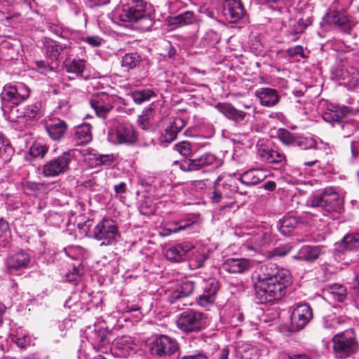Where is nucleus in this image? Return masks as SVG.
<instances>
[{
    "mask_svg": "<svg viewBox=\"0 0 359 359\" xmlns=\"http://www.w3.org/2000/svg\"><path fill=\"white\" fill-rule=\"evenodd\" d=\"M108 140L114 144H131L137 140V134L129 122L118 119L109 129Z\"/></svg>",
    "mask_w": 359,
    "mask_h": 359,
    "instance_id": "nucleus-5",
    "label": "nucleus"
},
{
    "mask_svg": "<svg viewBox=\"0 0 359 359\" xmlns=\"http://www.w3.org/2000/svg\"><path fill=\"white\" fill-rule=\"evenodd\" d=\"M45 46L46 57L52 61H56L62 50V45L55 41L49 40L46 41Z\"/></svg>",
    "mask_w": 359,
    "mask_h": 359,
    "instance_id": "nucleus-41",
    "label": "nucleus"
},
{
    "mask_svg": "<svg viewBox=\"0 0 359 359\" xmlns=\"http://www.w3.org/2000/svg\"><path fill=\"white\" fill-rule=\"evenodd\" d=\"M46 129L50 137L53 140H60L65 135L67 125L60 118H53L46 123Z\"/></svg>",
    "mask_w": 359,
    "mask_h": 359,
    "instance_id": "nucleus-23",
    "label": "nucleus"
},
{
    "mask_svg": "<svg viewBox=\"0 0 359 359\" xmlns=\"http://www.w3.org/2000/svg\"><path fill=\"white\" fill-rule=\"evenodd\" d=\"M255 299L266 304L280 299L292 283L290 272L274 263L261 265L253 275Z\"/></svg>",
    "mask_w": 359,
    "mask_h": 359,
    "instance_id": "nucleus-1",
    "label": "nucleus"
},
{
    "mask_svg": "<svg viewBox=\"0 0 359 359\" xmlns=\"http://www.w3.org/2000/svg\"><path fill=\"white\" fill-rule=\"evenodd\" d=\"M219 288V285L215 279H210L205 284L203 292L197 298V304L202 307H208L213 305L216 295Z\"/></svg>",
    "mask_w": 359,
    "mask_h": 359,
    "instance_id": "nucleus-18",
    "label": "nucleus"
},
{
    "mask_svg": "<svg viewBox=\"0 0 359 359\" xmlns=\"http://www.w3.org/2000/svg\"><path fill=\"white\" fill-rule=\"evenodd\" d=\"M310 24H311V20L309 16L306 17V22H304L303 18L299 19L297 24L294 26L292 34H294V35L296 36L297 34L303 32L306 27Z\"/></svg>",
    "mask_w": 359,
    "mask_h": 359,
    "instance_id": "nucleus-56",
    "label": "nucleus"
},
{
    "mask_svg": "<svg viewBox=\"0 0 359 359\" xmlns=\"http://www.w3.org/2000/svg\"><path fill=\"white\" fill-rule=\"evenodd\" d=\"M323 253L322 247L304 245L300 248L293 259L299 261L313 262Z\"/></svg>",
    "mask_w": 359,
    "mask_h": 359,
    "instance_id": "nucleus-28",
    "label": "nucleus"
},
{
    "mask_svg": "<svg viewBox=\"0 0 359 359\" xmlns=\"http://www.w3.org/2000/svg\"><path fill=\"white\" fill-rule=\"evenodd\" d=\"M259 154L262 161L269 163H281L285 161L284 154L263 144L259 145Z\"/></svg>",
    "mask_w": 359,
    "mask_h": 359,
    "instance_id": "nucleus-26",
    "label": "nucleus"
},
{
    "mask_svg": "<svg viewBox=\"0 0 359 359\" xmlns=\"http://www.w3.org/2000/svg\"><path fill=\"white\" fill-rule=\"evenodd\" d=\"M292 248L290 244L282 245L268 252L266 257L269 259H273L276 257H284L292 250Z\"/></svg>",
    "mask_w": 359,
    "mask_h": 359,
    "instance_id": "nucleus-48",
    "label": "nucleus"
},
{
    "mask_svg": "<svg viewBox=\"0 0 359 359\" xmlns=\"http://www.w3.org/2000/svg\"><path fill=\"white\" fill-rule=\"evenodd\" d=\"M195 290V283L190 280H186L179 284L176 289L168 297V302L175 304L178 309H182L184 306L191 305L189 296Z\"/></svg>",
    "mask_w": 359,
    "mask_h": 359,
    "instance_id": "nucleus-8",
    "label": "nucleus"
},
{
    "mask_svg": "<svg viewBox=\"0 0 359 359\" xmlns=\"http://www.w3.org/2000/svg\"><path fill=\"white\" fill-rule=\"evenodd\" d=\"M298 135L292 133L287 129L280 128L278 130V137L285 145H295Z\"/></svg>",
    "mask_w": 359,
    "mask_h": 359,
    "instance_id": "nucleus-45",
    "label": "nucleus"
},
{
    "mask_svg": "<svg viewBox=\"0 0 359 359\" xmlns=\"http://www.w3.org/2000/svg\"><path fill=\"white\" fill-rule=\"evenodd\" d=\"M205 319L204 313L194 310H187L180 314L177 325L178 328L184 332H198L205 326Z\"/></svg>",
    "mask_w": 359,
    "mask_h": 359,
    "instance_id": "nucleus-6",
    "label": "nucleus"
},
{
    "mask_svg": "<svg viewBox=\"0 0 359 359\" xmlns=\"http://www.w3.org/2000/svg\"><path fill=\"white\" fill-rule=\"evenodd\" d=\"M349 111V107L344 105L331 104L327 111L323 115V118L328 123H330L333 127L337 128V122L340 121L341 118Z\"/></svg>",
    "mask_w": 359,
    "mask_h": 359,
    "instance_id": "nucleus-25",
    "label": "nucleus"
},
{
    "mask_svg": "<svg viewBox=\"0 0 359 359\" xmlns=\"http://www.w3.org/2000/svg\"><path fill=\"white\" fill-rule=\"evenodd\" d=\"M107 184V174L105 172H97L83 182L86 188H90L96 190L97 187H103Z\"/></svg>",
    "mask_w": 359,
    "mask_h": 359,
    "instance_id": "nucleus-38",
    "label": "nucleus"
},
{
    "mask_svg": "<svg viewBox=\"0 0 359 359\" xmlns=\"http://www.w3.org/2000/svg\"><path fill=\"white\" fill-rule=\"evenodd\" d=\"M116 97L104 92L94 95L90 100V104L95 114L105 119L108 113L113 109Z\"/></svg>",
    "mask_w": 359,
    "mask_h": 359,
    "instance_id": "nucleus-13",
    "label": "nucleus"
},
{
    "mask_svg": "<svg viewBox=\"0 0 359 359\" xmlns=\"http://www.w3.org/2000/svg\"><path fill=\"white\" fill-rule=\"evenodd\" d=\"M186 122L181 118L176 117L170 121L162 133L160 140L161 142L170 143L176 140L177 134L185 127Z\"/></svg>",
    "mask_w": 359,
    "mask_h": 359,
    "instance_id": "nucleus-20",
    "label": "nucleus"
},
{
    "mask_svg": "<svg viewBox=\"0 0 359 359\" xmlns=\"http://www.w3.org/2000/svg\"><path fill=\"white\" fill-rule=\"evenodd\" d=\"M266 175L260 170L251 169L243 173L239 179L241 184L252 187L264 180Z\"/></svg>",
    "mask_w": 359,
    "mask_h": 359,
    "instance_id": "nucleus-30",
    "label": "nucleus"
},
{
    "mask_svg": "<svg viewBox=\"0 0 359 359\" xmlns=\"http://www.w3.org/2000/svg\"><path fill=\"white\" fill-rule=\"evenodd\" d=\"M139 126L143 130H147L150 127L149 118L146 116H142L138 119Z\"/></svg>",
    "mask_w": 359,
    "mask_h": 359,
    "instance_id": "nucleus-62",
    "label": "nucleus"
},
{
    "mask_svg": "<svg viewBox=\"0 0 359 359\" xmlns=\"http://www.w3.org/2000/svg\"><path fill=\"white\" fill-rule=\"evenodd\" d=\"M249 241L252 245H255V248L264 247L271 241L269 231L257 229L251 233Z\"/></svg>",
    "mask_w": 359,
    "mask_h": 359,
    "instance_id": "nucleus-33",
    "label": "nucleus"
},
{
    "mask_svg": "<svg viewBox=\"0 0 359 359\" xmlns=\"http://www.w3.org/2000/svg\"><path fill=\"white\" fill-rule=\"evenodd\" d=\"M93 156L96 166H109L113 163L114 159L113 154H95Z\"/></svg>",
    "mask_w": 359,
    "mask_h": 359,
    "instance_id": "nucleus-53",
    "label": "nucleus"
},
{
    "mask_svg": "<svg viewBox=\"0 0 359 359\" xmlns=\"http://www.w3.org/2000/svg\"><path fill=\"white\" fill-rule=\"evenodd\" d=\"M344 201L333 188L325 189L321 193L310 196L307 205L320 208L326 212H341L343 210Z\"/></svg>",
    "mask_w": 359,
    "mask_h": 359,
    "instance_id": "nucleus-4",
    "label": "nucleus"
},
{
    "mask_svg": "<svg viewBox=\"0 0 359 359\" xmlns=\"http://www.w3.org/2000/svg\"><path fill=\"white\" fill-rule=\"evenodd\" d=\"M323 20L325 23L335 26L345 33H350L358 23L355 18L337 11L327 12L324 16Z\"/></svg>",
    "mask_w": 359,
    "mask_h": 359,
    "instance_id": "nucleus-11",
    "label": "nucleus"
},
{
    "mask_svg": "<svg viewBox=\"0 0 359 359\" xmlns=\"http://www.w3.org/2000/svg\"><path fill=\"white\" fill-rule=\"evenodd\" d=\"M83 41L93 47L100 46L104 42V40L97 36H88L83 38Z\"/></svg>",
    "mask_w": 359,
    "mask_h": 359,
    "instance_id": "nucleus-59",
    "label": "nucleus"
},
{
    "mask_svg": "<svg viewBox=\"0 0 359 359\" xmlns=\"http://www.w3.org/2000/svg\"><path fill=\"white\" fill-rule=\"evenodd\" d=\"M66 71L69 74L76 76H81L85 69V61L74 59L72 61L65 65Z\"/></svg>",
    "mask_w": 359,
    "mask_h": 359,
    "instance_id": "nucleus-46",
    "label": "nucleus"
},
{
    "mask_svg": "<svg viewBox=\"0 0 359 359\" xmlns=\"http://www.w3.org/2000/svg\"><path fill=\"white\" fill-rule=\"evenodd\" d=\"M1 110L4 115L11 121H16L20 118L33 119L39 116L40 103L27 105L26 107L17 108L18 104L29 96V89L24 83L6 85L1 95Z\"/></svg>",
    "mask_w": 359,
    "mask_h": 359,
    "instance_id": "nucleus-2",
    "label": "nucleus"
},
{
    "mask_svg": "<svg viewBox=\"0 0 359 359\" xmlns=\"http://www.w3.org/2000/svg\"><path fill=\"white\" fill-rule=\"evenodd\" d=\"M149 349L153 355L163 358L170 356L177 352L179 345L175 339L162 334L153 340Z\"/></svg>",
    "mask_w": 359,
    "mask_h": 359,
    "instance_id": "nucleus-7",
    "label": "nucleus"
},
{
    "mask_svg": "<svg viewBox=\"0 0 359 359\" xmlns=\"http://www.w3.org/2000/svg\"><path fill=\"white\" fill-rule=\"evenodd\" d=\"M121 10L119 18L125 22H137L146 12V2L144 0H121Z\"/></svg>",
    "mask_w": 359,
    "mask_h": 359,
    "instance_id": "nucleus-9",
    "label": "nucleus"
},
{
    "mask_svg": "<svg viewBox=\"0 0 359 359\" xmlns=\"http://www.w3.org/2000/svg\"><path fill=\"white\" fill-rule=\"evenodd\" d=\"M83 273L84 269L81 264L74 266L72 269L66 273L65 280L69 283L76 282Z\"/></svg>",
    "mask_w": 359,
    "mask_h": 359,
    "instance_id": "nucleus-51",
    "label": "nucleus"
},
{
    "mask_svg": "<svg viewBox=\"0 0 359 359\" xmlns=\"http://www.w3.org/2000/svg\"><path fill=\"white\" fill-rule=\"evenodd\" d=\"M36 65L39 69L41 74H47L48 72L53 71L52 67L43 60L36 61Z\"/></svg>",
    "mask_w": 359,
    "mask_h": 359,
    "instance_id": "nucleus-60",
    "label": "nucleus"
},
{
    "mask_svg": "<svg viewBox=\"0 0 359 359\" xmlns=\"http://www.w3.org/2000/svg\"><path fill=\"white\" fill-rule=\"evenodd\" d=\"M193 248V245L189 242L180 243L167 250L165 257L168 259L180 262Z\"/></svg>",
    "mask_w": 359,
    "mask_h": 359,
    "instance_id": "nucleus-27",
    "label": "nucleus"
},
{
    "mask_svg": "<svg viewBox=\"0 0 359 359\" xmlns=\"http://www.w3.org/2000/svg\"><path fill=\"white\" fill-rule=\"evenodd\" d=\"M137 22H139L141 28L145 30L149 29L153 25V20L151 16L146 12H144V15H142V16L138 19Z\"/></svg>",
    "mask_w": 359,
    "mask_h": 359,
    "instance_id": "nucleus-55",
    "label": "nucleus"
},
{
    "mask_svg": "<svg viewBox=\"0 0 359 359\" xmlns=\"http://www.w3.org/2000/svg\"><path fill=\"white\" fill-rule=\"evenodd\" d=\"M340 245L347 250L359 249V232L346 235Z\"/></svg>",
    "mask_w": 359,
    "mask_h": 359,
    "instance_id": "nucleus-42",
    "label": "nucleus"
},
{
    "mask_svg": "<svg viewBox=\"0 0 359 359\" xmlns=\"http://www.w3.org/2000/svg\"><path fill=\"white\" fill-rule=\"evenodd\" d=\"M141 56L137 53H129L123 56L121 60L122 67L128 69L136 67L141 62Z\"/></svg>",
    "mask_w": 359,
    "mask_h": 359,
    "instance_id": "nucleus-43",
    "label": "nucleus"
},
{
    "mask_svg": "<svg viewBox=\"0 0 359 359\" xmlns=\"http://www.w3.org/2000/svg\"><path fill=\"white\" fill-rule=\"evenodd\" d=\"M94 237L102 241L101 245H110L115 243L118 236L116 226L113 221L104 219L97 224L93 230Z\"/></svg>",
    "mask_w": 359,
    "mask_h": 359,
    "instance_id": "nucleus-12",
    "label": "nucleus"
},
{
    "mask_svg": "<svg viewBox=\"0 0 359 359\" xmlns=\"http://www.w3.org/2000/svg\"><path fill=\"white\" fill-rule=\"evenodd\" d=\"M30 263L29 255L23 251L9 255L5 259L6 271L8 273L18 275L28 268Z\"/></svg>",
    "mask_w": 359,
    "mask_h": 359,
    "instance_id": "nucleus-14",
    "label": "nucleus"
},
{
    "mask_svg": "<svg viewBox=\"0 0 359 359\" xmlns=\"http://www.w3.org/2000/svg\"><path fill=\"white\" fill-rule=\"evenodd\" d=\"M156 96L155 92L149 88L136 90L131 93L133 101L137 104L149 101L151 97Z\"/></svg>",
    "mask_w": 359,
    "mask_h": 359,
    "instance_id": "nucleus-40",
    "label": "nucleus"
},
{
    "mask_svg": "<svg viewBox=\"0 0 359 359\" xmlns=\"http://www.w3.org/2000/svg\"><path fill=\"white\" fill-rule=\"evenodd\" d=\"M337 76L350 87L355 86L359 83V71L353 67L341 69Z\"/></svg>",
    "mask_w": 359,
    "mask_h": 359,
    "instance_id": "nucleus-31",
    "label": "nucleus"
},
{
    "mask_svg": "<svg viewBox=\"0 0 359 359\" xmlns=\"http://www.w3.org/2000/svg\"><path fill=\"white\" fill-rule=\"evenodd\" d=\"M255 95L259 100L261 105L264 107H273L280 101L278 92L273 88H262L257 89Z\"/></svg>",
    "mask_w": 359,
    "mask_h": 359,
    "instance_id": "nucleus-21",
    "label": "nucleus"
},
{
    "mask_svg": "<svg viewBox=\"0 0 359 359\" xmlns=\"http://www.w3.org/2000/svg\"><path fill=\"white\" fill-rule=\"evenodd\" d=\"M287 53L290 57L299 56L304 58V51L302 46H295L287 50Z\"/></svg>",
    "mask_w": 359,
    "mask_h": 359,
    "instance_id": "nucleus-58",
    "label": "nucleus"
},
{
    "mask_svg": "<svg viewBox=\"0 0 359 359\" xmlns=\"http://www.w3.org/2000/svg\"><path fill=\"white\" fill-rule=\"evenodd\" d=\"M337 129L344 137H349L359 130V111L349 107V111L344 114L340 121L337 122Z\"/></svg>",
    "mask_w": 359,
    "mask_h": 359,
    "instance_id": "nucleus-15",
    "label": "nucleus"
},
{
    "mask_svg": "<svg viewBox=\"0 0 359 359\" xmlns=\"http://www.w3.org/2000/svg\"><path fill=\"white\" fill-rule=\"evenodd\" d=\"M312 318V309L307 304L297 306L291 314L292 323L298 330L303 329Z\"/></svg>",
    "mask_w": 359,
    "mask_h": 359,
    "instance_id": "nucleus-17",
    "label": "nucleus"
},
{
    "mask_svg": "<svg viewBox=\"0 0 359 359\" xmlns=\"http://www.w3.org/2000/svg\"><path fill=\"white\" fill-rule=\"evenodd\" d=\"M135 344L131 337L128 336H123L116 339L114 343V353L119 357H127L130 355V351H133Z\"/></svg>",
    "mask_w": 359,
    "mask_h": 359,
    "instance_id": "nucleus-29",
    "label": "nucleus"
},
{
    "mask_svg": "<svg viewBox=\"0 0 359 359\" xmlns=\"http://www.w3.org/2000/svg\"><path fill=\"white\" fill-rule=\"evenodd\" d=\"M325 293L339 302H344L347 297L346 288L344 285L339 283L329 284L325 289Z\"/></svg>",
    "mask_w": 359,
    "mask_h": 359,
    "instance_id": "nucleus-34",
    "label": "nucleus"
},
{
    "mask_svg": "<svg viewBox=\"0 0 359 359\" xmlns=\"http://www.w3.org/2000/svg\"><path fill=\"white\" fill-rule=\"evenodd\" d=\"M219 179L217 182H215L214 187L215 189L212 193V195L210 196V199L212 203H217L221 201V199L222 198L223 191H220L219 187Z\"/></svg>",
    "mask_w": 359,
    "mask_h": 359,
    "instance_id": "nucleus-57",
    "label": "nucleus"
},
{
    "mask_svg": "<svg viewBox=\"0 0 359 359\" xmlns=\"http://www.w3.org/2000/svg\"><path fill=\"white\" fill-rule=\"evenodd\" d=\"M92 140L91 126L84 123L79 126L74 136V141L77 145H83L89 143Z\"/></svg>",
    "mask_w": 359,
    "mask_h": 359,
    "instance_id": "nucleus-32",
    "label": "nucleus"
},
{
    "mask_svg": "<svg viewBox=\"0 0 359 359\" xmlns=\"http://www.w3.org/2000/svg\"><path fill=\"white\" fill-rule=\"evenodd\" d=\"M331 341L333 353L337 358H349L359 349V343L353 329H348L334 334Z\"/></svg>",
    "mask_w": 359,
    "mask_h": 359,
    "instance_id": "nucleus-3",
    "label": "nucleus"
},
{
    "mask_svg": "<svg viewBox=\"0 0 359 359\" xmlns=\"http://www.w3.org/2000/svg\"><path fill=\"white\" fill-rule=\"evenodd\" d=\"M194 224V221L190 219L180 220L177 222H172L170 223V227L167 229L170 233H177L180 231L186 229Z\"/></svg>",
    "mask_w": 359,
    "mask_h": 359,
    "instance_id": "nucleus-50",
    "label": "nucleus"
},
{
    "mask_svg": "<svg viewBox=\"0 0 359 359\" xmlns=\"http://www.w3.org/2000/svg\"><path fill=\"white\" fill-rule=\"evenodd\" d=\"M182 359H207V357L201 352L194 355H187L182 358Z\"/></svg>",
    "mask_w": 359,
    "mask_h": 359,
    "instance_id": "nucleus-64",
    "label": "nucleus"
},
{
    "mask_svg": "<svg viewBox=\"0 0 359 359\" xmlns=\"http://www.w3.org/2000/svg\"><path fill=\"white\" fill-rule=\"evenodd\" d=\"M215 108L228 119L232 120L236 123L243 121L246 116L245 111L236 109L228 102L218 103L215 105Z\"/></svg>",
    "mask_w": 359,
    "mask_h": 359,
    "instance_id": "nucleus-24",
    "label": "nucleus"
},
{
    "mask_svg": "<svg viewBox=\"0 0 359 359\" xmlns=\"http://www.w3.org/2000/svg\"><path fill=\"white\" fill-rule=\"evenodd\" d=\"M215 161L216 158L213 154L205 153L198 158L185 160L181 164L180 168L184 171H196L213 164Z\"/></svg>",
    "mask_w": 359,
    "mask_h": 359,
    "instance_id": "nucleus-19",
    "label": "nucleus"
},
{
    "mask_svg": "<svg viewBox=\"0 0 359 359\" xmlns=\"http://www.w3.org/2000/svg\"><path fill=\"white\" fill-rule=\"evenodd\" d=\"M72 159V155L70 151L64 152L43 165L42 174L46 177H56L63 174L69 169Z\"/></svg>",
    "mask_w": 359,
    "mask_h": 359,
    "instance_id": "nucleus-10",
    "label": "nucleus"
},
{
    "mask_svg": "<svg viewBox=\"0 0 359 359\" xmlns=\"http://www.w3.org/2000/svg\"><path fill=\"white\" fill-rule=\"evenodd\" d=\"M241 184L239 179L230 178L222 184L223 194L225 196L229 198L233 194H236L238 185Z\"/></svg>",
    "mask_w": 359,
    "mask_h": 359,
    "instance_id": "nucleus-47",
    "label": "nucleus"
},
{
    "mask_svg": "<svg viewBox=\"0 0 359 359\" xmlns=\"http://www.w3.org/2000/svg\"><path fill=\"white\" fill-rule=\"evenodd\" d=\"M299 220L293 214H287L280 221L279 230L284 235L290 234L299 224Z\"/></svg>",
    "mask_w": 359,
    "mask_h": 359,
    "instance_id": "nucleus-37",
    "label": "nucleus"
},
{
    "mask_svg": "<svg viewBox=\"0 0 359 359\" xmlns=\"http://www.w3.org/2000/svg\"><path fill=\"white\" fill-rule=\"evenodd\" d=\"M13 154L10 142L0 133V168L11 161Z\"/></svg>",
    "mask_w": 359,
    "mask_h": 359,
    "instance_id": "nucleus-35",
    "label": "nucleus"
},
{
    "mask_svg": "<svg viewBox=\"0 0 359 359\" xmlns=\"http://www.w3.org/2000/svg\"><path fill=\"white\" fill-rule=\"evenodd\" d=\"M87 337L93 344H97L100 346H104L109 343L107 339V332L104 329L99 328L97 330H92L91 327L88 328L86 332Z\"/></svg>",
    "mask_w": 359,
    "mask_h": 359,
    "instance_id": "nucleus-36",
    "label": "nucleus"
},
{
    "mask_svg": "<svg viewBox=\"0 0 359 359\" xmlns=\"http://www.w3.org/2000/svg\"><path fill=\"white\" fill-rule=\"evenodd\" d=\"M48 152V147L46 144L42 141H35L32 143L29 149L27 154V159L32 158H43Z\"/></svg>",
    "mask_w": 359,
    "mask_h": 359,
    "instance_id": "nucleus-39",
    "label": "nucleus"
},
{
    "mask_svg": "<svg viewBox=\"0 0 359 359\" xmlns=\"http://www.w3.org/2000/svg\"><path fill=\"white\" fill-rule=\"evenodd\" d=\"M323 323L324 328L330 331H334L338 329L341 321L339 318L334 316H328L323 318Z\"/></svg>",
    "mask_w": 359,
    "mask_h": 359,
    "instance_id": "nucleus-52",
    "label": "nucleus"
},
{
    "mask_svg": "<svg viewBox=\"0 0 359 359\" xmlns=\"http://www.w3.org/2000/svg\"><path fill=\"white\" fill-rule=\"evenodd\" d=\"M195 20V15L192 11H186L174 16L171 19V23L179 26L191 24Z\"/></svg>",
    "mask_w": 359,
    "mask_h": 359,
    "instance_id": "nucleus-44",
    "label": "nucleus"
},
{
    "mask_svg": "<svg viewBox=\"0 0 359 359\" xmlns=\"http://www.w3.org/2000/svg\"><path fill=\"white\" fill-rule=\"evenodd\" d=\"M222 14L226 20L231 23H235L246 15L241 0H225L222 4Z\"/></svg>",
    "mask_w": 359,
    "mask_h": 359,
    "instance_id": "nucleus-16",
    "label": "nucleus"
},
{
    "mask_svg": "<svg viewBox=\"0 0 359 359\" xmlns=\"http://www.w3.org/2000/svg\"><path fill=\"white\" fill-rule=\"evenodd\" d=\"M295 145L302 149H318V142L315 139L312 137H304L299 135L296 140Z\"/></svg>",
    "mask_w": 359,
    "mask_h": 359,
    "instance_id": "nucleus-49",
    "label": "nucleus"
},
{
    "mask_svg": "<svg viewBox=\"0 0 359 359\" xmlns=\"http://www.w3.org/2000/svg\"><path fill=\"white\" fill-rule=\"evenodd\" d=\"M251 267L249 259L245 258H229L222 264V269L232 273H242Z\"/></svg>",
    "mask_w": 359,
    "mask_h": 359,
    "instance_id": "nucleus-22",
    "label": "nucleus"
},
{
    "mask_svg": "<svg viewBox=\"0 0 359 359\" xmlns=\"http://www.w3.org/2000/svg\"><path fill=\"white\" fill-rule=\"evenodd\" d=\"M175 149L182 156H188L191 152V147L188 142L183 141L175 144Z\"/></svg>",
    "mask_w": 359,
    "mask_h": 359,
    "instance_id": "nucleus-54",
    "label": "nucleus"
},
{
    "mask_svg": "<svg viewBox=\"0 0 359 359\" xmlns=\"http://www.w3.org/2000/svg\"><path fill=\"white\" fill-rule=\"evenodd\" d=\"M12 341L15 342L20 348L25 347L29 343L28 340L27 339V337L25 334L22 338L18 335H15L12 337Z\"/></svg>",
    "mask_w": 359,
    "mask_h": 359,
    "instance_id": "nucleus-61",
    "label": "nucleus"
},
{
    "mask_svg": "<svg viewBox=\"0 0 359 359\" xmlns=\"http://www.w3.org/2000/svg\"><path fill=\"white\" fill-rule=\"evenodd\" d=\"M305 7L306 11L304 13L310 14L312 11L313 6L308 3L307 0H303L300 1L298 9L303 11V8Z\"/></svg>",
    "mask_w": 359,
    "mask_h": 359,
    "instance_id": "nucleus-63",
    "label": "nucleus"
}]
</instances>
